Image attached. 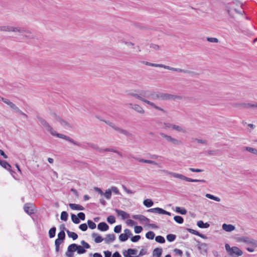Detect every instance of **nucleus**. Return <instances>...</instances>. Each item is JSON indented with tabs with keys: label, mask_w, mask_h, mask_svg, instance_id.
<instances>
[{
	"label": "nucleus",
	"mask_w": 257,
	"mask_h": 257,
	"mask_svg": "<svg viewBox=\"0 0 257 257\" xmlns=\"http://www.w3.org/2000/svg\"><path fill=\"white\" fill-rule=\"evenodd\" d=\"M86 144L89 147L98 151L99 152H114V153L117 154L120 157H122V154L121 152H120L114 149H112V148L101 149V148H99V147L97 145H96L94 144L90 143H86Z\"/></svg>",
	"instance_id": "obj_1"
},
{
	"label": "nucleus",
	"mask_w": 257,
	"mask_h": 257,
	"mask_svg": "<svg viewBox=\"0 0 257 257\" xmlns=\"http://www.w3.org/2000/svg\"><path fill=\"white\" fill-rule=\"evenodd\" d=\"M180 96L172 95L168 93H164L159 92L155 93V99L161 98L164 100H170V99H175L176 98H179Z\"/></svg>",
	"instance_id": "obj_2"
},
{
	"label": "nucleus",
	"mask_w": 257,
	"mask_h": 257,
	"mask_svg": "<svg viewBox=\"0 0 257 257\" xmlns=\"http://www.w3.org/2000/svg\"><path fill=\"white\" fill-rule=\"evenodd\" d=\"M103 121L105 122L107 124L109 125L110 127H111L113 129L115 130L116 131L119 132L120 134H122L124 135H125L126 137H131L132 134L130 133L128 131L125 130H123L120 127H118L115 125V124L108 120H102Z\"/></svg>",
	"instance_id": "obj_3"
},
{
	"label": "nucleus",
	"mask_w": 257,
	"mask_h": 257,
	"mask_svg": "<svg viewBox=\"0 0 257 257\" xmlns=\"http://www.w3.org/2000/svg\"><path fill=\"white\" fill-rule=\"evenodd\" d=\"M160 135L169 143H171L172 144L175 145H180L182 144V142L170 136L167 135L164 133H160Z\"/></svg>",
	"instance_id": "obj_4"
},
{
	"label": "nucleus",
	"mask_w": 257,
	"mask_h": 257,
	"mask_svg": "<svg viewBox=\"0 0 257 257\" xmlns=\"http://www.w3.org/2000/svg\"><path fill=\"white\" fill-rule=\"evenodd\" d=\"M44 127L45 128V129L53 136H55L57 138H61V139H62L64 140L65 139V138L66 137V135H64L62 134H60V133H57L56 131H55L54 130V129L52 128V127L49 123L47 125H46V126H45V127Z\"/></svg>",
	"instance_id": "obj_5"
},
{
	"label": "nucleus",
	"mask_w": 257,
	"mask_h": 257,
	"mask_svg": "<svg viewBox=\"0 0 257 257\" xmlns=\"http://www.w3.org/2000/svg\"><path fill=\"white\" fill-rule=\"evenodd\" d=\"M238 240L240 242L246 243L253 246L257 247V240L253 238L245 236H242L239 237Z\"/></svg>",
	"instance_id": "obj_6"
},
{
	"label": "nucleus",
	"mask_w": 257,
	"mask_h": 257,
	"mask_svg": "<svg viewBox=\"0 0 257 257\" xmlns=\"http://www.w3.org/2000/svg\"><path fill=\"white\" fill-rule=\"evenodd\" d=\"M231 5H234V6H240L241 7L242 5V4L238 0H233L232 2L225 4V10L227 11L228 14L230 16H231V7L230 6Z\"/></svg>",
	"instance_id": "obj_7"
},
{
	"label": "nucleus",
	"mask_w": 257,
	"mask_h": 257,
	"mask_svg": "<svg viewBox=\"0 0 257 257\" xmlns=\"http://www.w3.org/2000/svg\"><path fill=\"white\" fill-rule=\"evenodd\" d=\"M0 31H13V32H23L25 31L23 28L20 27H12L10 26H0Z\"/></svg>",
	"instance_id": "obj_8"
},
{
	"label": "nucleus",
	"mask_w": 257,
	"mask_h": 257,
	"mask_svg": "<svg viewBox=\"0 0 257 257\" xmlns=\"http://www.w3.org/2000/svg\"><path fill=\"white\" fill-rule=\"evenodd\" d=\"M140 95L143 97H147L152 99H155V93L150 90H142L140 91Z\"/></svg>",
	"instance_id": "obj_9"
},
{
	"label": "nucleus",
	"mask_w": 257,
	"mask_h": 257,
	"mask_svg": "<svg viewBox=\"0 0 257 257\" xmlns=\"http://www.w3.org/2000/svg\"><path fill=\"white\" fill-rule=\"evenodd\" d=\"M0 165L3 167L4 168L6 169V170H8L12 176L15 179H17V178L15 176L16 172L14 171H13L11 169V165L8 163L7 162L5 161H3L1 162Z\"/></svg>",
	"instance_id": "obj_10"
},
{
	"label": "nucleus",
	"mask_w": 257,
	"mask_h": 257,
	"mask_svg": "<svg viewBox=\"0 0 257 257\" xmlns=\"http://www.w3.org/2000/svg\"><path fill=\"white\" fill-rule=\"evenodd\" d=\"M75 251H76V249L75 248L74 243L71 244L67 248L65 255L66 257H74L73 253Z\"/></svg>",
	"instance_id": "obj_11"
},
{
	"label": "nucleus",
	"mask_w": 257,
	"mask_h": 257,
	"mask_svg": "<svg viewBox=\"0 0 257 257\" xmlns=\"http://www.w3.org/2000/svg\"><path fill=\"white\" fill-rule=\"evenodd\" d=\"M132 218L135 219L139 220L141 222H145L146 224H148L150 222V219L143 215H132Z\"/></svg>",
	"instance_id": "obj_12"
},
{
	"label": "nucleus",
	"mask_w": 257,
	"mask_h": 257,
	"mask_svg": "<svg viewBox=\"0 0 257 257\" xmlns=\"http://www.w3.org/2000/svg\"><path fill=\"white\" fill-rule=\"evenodd\" d=\"M229 254L231 257H238L243 254V251L238 247L234 246L233 250Z\"/></svg>",
	"instance_id": "obj_13"
},
{
	"label": "nucleus",
	"mask_w": 257,
	"mask_h": 257,
	"mask_svg": "<svg viewBox=\"0 0 257 257\" xmlns=\"http://www.w3.org/2000/svg\"><path fill=\"white\" fill-rule=\"evenodd\" d=\"M33 206L32 203H26L24 206V211L29 215L34 214L35 212L33 209Z\"/></svg>",
	"instance_id": "obj_14"
},
{
	"label": "nucleus",
	"mask_w": 257,
	"mask_h": 257,
	"mask_svg": "<svg viewBox=\"0 0 257 257\" xmlns=\"http://www.w3.org/2000/svg\"><path fill=\"white\" fill-rule=\"evenodd\" d=\"M64 140L79 147H81L85 149H87V147L85 145L74 141L73 139L68 136H66Z\"/></svg>",
	"instance_id": "obj_15"
},
{
	"label": "nucleus",
	"mask_w": 257,
	"mask_h": 257,
	"mask_svg": "<svg viewBox=\"0 0 257 257\" xmlns=\"http://www.w3.org/2000/svg\"><path fill=\"white\" fill-rule=\"evenodd\" d=\"M169 174H170L172 177H173L174 178H179L182 180H185V181H186L188 182H190V178L184 176L183 175L176 173H174V172H169Z\"/></svg>",
	"instance_id": "obj_16"
},
{
	"label": "nucleus",
	"mask_w": 257,
	"mask_h": 257,
	"mask_svg": "<svg viewBox=\"0 0 257 257\" xmlns=\"http://www.w3.org/2000/svg\"><path fill=\"white\" fill-rule=\"evenodd\" d=\"M115 211L116 212L118 216H120L121 219L124 220L130 217V214L124 211L115 209Z\"/></svg>",
	"instance_id": "obj_17"
},
{
	"label": "nucleus",
	"mask_w": 257,
	"mask_h": 257,
	"mask_svg": "<svg viewBox=\"0 0 257 257\" xmlns=\"http://www.w3.org/2000/svg\"><path fill=\"white\" fill-rule=\"evenodd\" d=\"M97 228L101 231H105L109 229V226L105 222H101L98 224Z\"/></svg>",
	"instance_id": "obj_18"
},
{
	"label": "nucleus",
	"mask_w": 257,
	"mask_h": 257,
	"mask_svg": "<svg viewBox=\"0 0 257 257\" xmlns=\"http://www.w3.org/2000/svg\"><path fill=\"white\" fill-rule=\"evenodd\" d=\"M131 108L136 110L138 113L143 114L145 112L143 108L138 104H133L132 103L130 104Z\"/></svg>",
	"instance_id": "obj_19"
},
{
	"label": "nucleus",
	"mask_w": 257,
	"mask_h": 257,
	"mask_svg": "<svg viewBox=\"0 0 257 257\" xmlns=\"http://www.w3.org/2000/svg\"><path fill=\"white\" fill-rule=\"evenodd\" d=\"M53 116L56 118V119L59 121L60 124L63 126H70L69 123L67 122L64 119L61 118L59 116H58L56 113H53Z\"/></svg>",
	"instance_id": "obj_20"
},
{
	"label": "nucleus",
	"mask_w": 257,
	"mask_h": 257,
	"mask_svg": "<svg viewBox=\"0 0 257 257\" xmlns=\"http://www.w3.org/2000/svg\"><path fill=\"white\" fill-rule=\"evenodd\" d=\"M137 251L138 250L136 249L129 248L127 249V251H125V252H126L127 253H125L124 252H123V255L124 257H135L132 256L131 255L136 254Z\"/></svg>",
	"instance_id": "obj_21"
},
{
	"label": "nucleus",
	"mask_w": 257,
	"mask_h": 257,
	"mask_svg": "<svg viewBox=\"0 0 257 257\" xmlns=\"http://www.w3.org/2000/svg\"><path fill=\"white\" fill-rule=\"evenodd\" d=\"M134 159L141 163H148V164H152V165H158V164L157 162H156L155 161H152V160H146V159L140 158H134Z\"/></svg>",
	"instance_id": "obj_22"
},
{
	"label": "nucleus",
	"mask_w": 257,
	"mask_h": 257,
	"mask_svg": "<svg viewBox=\"0 0 257 257\" xmlns=\"http://www.w3.org/2000/svg\"><path fill=\"white\" fill-rule=\"evenodd\" d=\"M75 248L76 249V251L79 254H81L85 253L86 252V250L84 248V247L80 245H78L77 244L74 243Z\"/></svg>",
	"instance_id": "obj_23"
},
{
	"label": "nucleus",
	"mask_w": 257,
	"mask_h": 257,
	"mask_svg": "<svg viewBox=\"0 0 257 257\" xmlns=\"http://www.w3.org/2000/svg\"><path fill=\"white\" fill-rule=\"evenodd\" d=\"M222 228L227 232H231L234 230L235 227L233 225L224 223L222 225Z\"/></svg>",
	"instance_id": "obj_24"
},
{
	"label": "nucleus",
	"mask_w": 257,
	"mask_h": 257,
	"mask_svg": "<svg viewBox=\"0 0 257 257\" xmlns=\"http://www.w3.org/2000/svg\"><path fill=\"white\" fill-rule=\"evenodd\" d=\"M115 239V235L113 233H112L107 234L104 238V241L106 243H108L113 242Z\"/></svg>",
	"instance_id": "obj_25"
},
{
	"label": "nucleus",
	"mask_w": 257,
	"mask_h": 257,
	"mask_svg": "<svg viewBox=\"0 0 257 257\" xmlns=\"http://www.w3.org/2000/svg\"><path fill=\"white\" fill-rule=\"evenodd\" d=\"M70 208L72 210H84V208L82 205L74 203H70L69 204Z\"/></svg>",
	"instance_id": "obj_26"
},
{
	"label": "nucleus",
	"mask_w": 257,
	"mask_h": 257,
	"mask_svg": "<svg viewBox=\"0 0 257 257\" xmlns=\"http://www.w3.org/2000/svg\"><path fill=\"white\" fill-rule=\"evenodd\" d=\"M148 211L150 212L156 213L160 214H163L164 209L160 207H156L154 208H151L149 209Z\"/></svg>",
	"instance_id": "obj_27"
},
{
	"label": "nucleus",
	"mask_w": 257,
	"mask_h": 257,
	"mask_svg": "<svg viewBox=\"0 0 257 257\" xmlns=\"http://www.w3.org/2000/svg\"><path fill=\"white\" fill-rule=\"evenodd\" d=\"M162 248L157 247L155 248L153 251V256H157V257H161L162 254Z\"/></svg>",
	"instance_id": "obj_28"
},
{
	"label": "nucleus",
	"mask_w": 257,
	"mask_h": 257,
	"mask_svg": "<svg viewBox=\"0 0 257 257\" xmlns=\"http://www.w3.org/2000/svg\"><path fill=\"white\" fill-rule=\"evenodd\" d=\"M92 237H95L94 241L96 243H100L104 239L102 238V237L100 235H98L96 233H92L91 234Z\"/></svg>",
	"instance_id": "obj_29"
},
{
	"label": "nucleus",
	"mask_w": 257,
	"mask_h": 257,
	"mask_svg": "<svg viewBox=\"0 0 257 257\" xmlns=\"http://www.w3.org/2000/svg\"><path fill=\"white\" fill-rule=\"evenodd\" d=\"M64 241L56 239L55 241V251L57 252H61V249L60 248V245L61 243H62Z\"/></svg>",
	"instance_id": "obj_30"
},
{
	"label": "nucleus",
	"mask_w": 257,
	"mask_h": 257,
	"mask_svg": "<svg viewBox=\"0 0 257 257\" xmlns=\"http://www.w3.org/2000/svg\"><path fill=\"white\" fill-rule=\"evenodd\" d=\"M242 151H247L252 154L257 155V150L249 147H243L242 148Z\"/></svg>",
	"instance_id": "obj_31"
},
{
	"label": "nucleus",
	"mask_w": 257,
	"mask_h": 257,
	"mask_svg": "<svg viewBox=\"0 0 257 257\" xmlns=\"http://www.w3.org/2000/svg\"><path fill=\"white\" fill-rule=\"evenodd\" d=\"M197 226L201 228H207L210 225L208 222L204 223L202 220H199L197 223Z\"/></svg>",
	"instance_id": "obj_32"
},
{
	"label": "nucleus",
	"mask_w": 257,
	"mask_h": 257,
	"mask_svg": "<svg viewBox=\"0 0 257 257\" xmlns=\"http://www.w3.org/2000/svg\"><path fill=\"white\" fill-rule=\"evenodd\" d=\"M15 112L19 113V114L24 116L25 117L27 118L28 115L20 110L18 107L16 105L14 106V107L12 108Z\"/></svg>",
	"instance_id": "obj_33"
},
{
	"label": "nucleus",
	"mask_w": 257,
	"mask_h": 257,
	"mask_svg": "<svg viewBox=\"0 0 257 257\" xmlns=\"http://www.w3.org/2000/svg\"><path fill=\"white\" fill-rule=\"evenodd\" d=\"M174 71H176V72H182V73H187V74H189L191 75H193L195 74V73L193 71L185 70V69H180V68H175Z\"/></svg>",
	"instance_id": "obj_34"
},
{
	"label": "nucleus",
	"mask_w": 257,
	"mask_h": 257,
	"mask_svg": "<svg viewBox=\"0 0 257 257\" xmlns=\"http://www.w3.org/2000/svg\"><path fill=\"white\" fill-rule=\"evenodd\" d=\"M66 232L69 238H72L73 240H76L78 238V235L74 232H71L69 230H66Z\"/></svg>",
	"instance_id": "obj_35"
},
{
	"label": "nucleus",
	"mask_w": 257,
	"mask_h": 257,
	"mask_svg": "<svg viewBox=\"0 0 257 257\" xmlns=\"http://www.w3.org/2000/svg\"><path fill=\"white\" fill-rule=\"evenodd\" d=\"M56 231V228L54 226L51 227L49 230V236L50 238H53L55 236Z\"/></svg>",
	"instance_id": "obj_36"
},
{
	"label": "nucleus",
	"mask_w": 257,
	"mask_h": 257,
	"mask_svg": "<svg viewBox=\"0 0 257 257\" xmlns=\"http://www.w3.org/2000/svg\"><path fill=\"white\" fill-rule=\"evenodd\" d=\"M65 237L66 234L65 231L63 230H60L58 234V238L57 239L64 241L65 239Z\"/></svg>",
	"instance_id": "obj_37"
},
{
	"label": "nucleus",
	"mask_w": 257,
	"mask_h": 257,
	"mask_svg": "<svg viewBox=\"0 0 257 257\" xmlns=\"http://www.w3.org/2000/svg\"><path fill=\"white\" fill-rule=\"evenodd\" d=\"M144 205L147 207H150L153 205V201L150 199H145L143 202Z\"/></svg>",
	"instance_id": "obj_38"
},
{
	"label": "nucleus",
	"mask_w": 257,
	"mask_h": 257,
	"mask_svg": "<svg viewBox=\"0 0 257 257\" xmlns=\"http://www.w3.org/2000/svg\"><path fill=\"white\" fill-rule=\"evenodd\" d=\"M176 211L182 215H185L187 213V210L184 207H176Z\"/></svg>",
	"instance_id": "obj_39"
},
{
	"label": "nucleus",
	"mask_w": 257,
	"mask_h": 257,
	"mask_svg": "<svg viewBox=\"0 0 257 257\" xmlns=\"http://www.w3.org/2000/svg\"><path fill=\"white\" fill-rule=\"evenodd\" d=\"M37 118L41 123V125L43 127H45V126L49 123L45 119L40 116L39 115H37Z\"/></svg>",
	"instance_id": "obj_40"
},
{
	"label": "nucleus",
	"mask_w": 257,
	"mask_h": 257,
	"mask_svg": "<svg viewBox=\"0 0 257 257\" xmlns=\"http://www.w3.org/2000/svg\"><path fill=\"white\" fill-rule=\"evenodd\" d=\"M71 219L72 222L75 224H79L80 221L79 219L78 215L76 216L74 214H71Z\"/></svg>",
	"instance_id": "obj_41"
},
{
	"label": "nucleus",
	"mask_w": 257,
	"mask_h": 257,
	"mask_svg": "<svg viewBox=\"0 0 257 257\" xmlns=\"http://www.w3.org/2000/svg\"><path fill=\"white\" fill-rule=\"evenodd\" d=\"M155 234L152 231H149L146 233V237L149 239H153Z\"/></svg>",
	"instance_id": "obj_42"
},
{
	"label": "nucleus",
	"mask_w": 257,
	"mask_h": 257,
	"mask_svg": "<svg viewBox=\"0 0 257 257\" xmlns=\"http://www.w3.org/2000/svg\"><path fill=\"white\" fill-rule=\"evenodd\" d=\"M68 214L66 211H63L61 213L60 218L62 220L66 221L68 220Z\"/></svg>",
	"instance_id": "obj_43"
},
{
	"label": "nucleus",
	"mask_w": 257,
	"mask_h": 257,
	"mask_svg": "<svg viewBox=\"0 0 257 257\" xmlns=\"http://www.w3.org/2000/svg\"><path fill=\"white\" fill-rule=\"evenodd\" d=\"M205 196H206V197H207V198H208L209 199L215 200L216 201H217V202L220 201V199L219 197L215 196H214V195H213L212 194H206L205 195Z\"/></svg>",
	"instance_id": "obj_44"
},
{
	"label": "nucleus",
	"mask_w": 257,
	"mask_h": 257,
	"mask_svg": "<svg viewBox=\"0 0 257 257\" xmlns=\"http://www.w3.org/2000/svg\"><path fill=\"white\" fill-rule=\"evenodd\" d=\"M174 220L179 224H182L184 222L183 218L179 215H176L174 217Z\"/></svg>",
	"instance_id": "obj_45"
},
{
	"label": "nucleus",
	"mask_w": 257,
	"mask_h": 257,
	"mask_svg": "<svg viewBox=\"0 0 257 257\" xmlns=\"http://www.w3.org/2000/svg\"><path fill=\"white\" fill-rule=\"evenodd\" d=\"M166 238L168 241L173 242L176 238V235L173 234H168L166 236Z\"/></svg>",
	"instance_id": "obj_46"
},
{
	"label": "nucleus",
	"mask_w": 257,
	"mask_h": 257,
	"mask_svg": "<svg viewBox=\"0 0 257 257\" xmlns=\"http://www.w3.org/2000/svg\"><path fill=\"white\" fill-rule=\"evenodd\" d=\"M25 31L23 32H20V33H24L23 35V36L27 38H33L32 37V35H31V32H30L29 31L26 30L25 28H23Z\"/></svg>",
	"instance_id": "obj_47"
},
{
	"label": "nucleus",
	"mask_w": 257,
	"mask_h": 257,
	"mask_svg": "<svg viewBox=\"0 0 257 257\" xmlns=\"http://www.w3.org/2000/svg\"><path fill=\"white\" fill-rule=\"evenodd\" d=\"M155 240L160 243H164L165 242V239L164 237L161 235L157 236L155 237Z\"/></svg>",
	"instance_id": "obj_48"
},
{
	"label": "nucleus",
	"mask_w": 257,
	"mask_h": 257,
	"mask_svg": "<svg viewBox=\"0 0 257 257\" xmlns=\"http://www.w3.org/2000/svg\"><path fill=\"white\" fill-rule=\"evenodd\" d=\"M87 226L91 229H94L96 228V224L91 220H87Z\"/></svg>",
	"instance_id": "obj_49"
},
{
	"label": "nucleus",
	"mask_w": 257,
	"mask_h": 257,
	"mask_svg": "<svg viewBox=\"0 0 257 257\" xmlns=\"http://www.w3.org/2000/svg\"><path fill=\"white\" fill-rule=\"evenodd\" d=\"M219 153V151L218 150H208L207 151V153L208 156H216L218 155Z\"/></svg>",
	"instance_id": "obj_50"
},
{
	"label": "nucleus",
	"mask_w": 257,
	"mask_h": 257,
	"mask_svg": "<svg viewBox=\"0 0 257 257\" xmlns=\"http://www.w3.org/2000/svg\"><path fill=\"white\" fill-rule=\"evenodd\" d=\"M172 128L173 129V130H175L179 132H185V131L183 130V128L179 126V125H176V124H173L172 125Z\"/></svg>",
	"instance_id": "obj_51"
},
{
	"label": "nucleus",
	"mask_w": 257,
	"mask_h": 257,
	"mask_svg": "<svg viewBox=\"0 0 257 257\" xmlns=\"http://www.w3.org/2000/svg\"><path fill=\"white\" fill-rule=\"evenodd\" d=\"M111 190L110 189H108L105 191L104 193H103V195H104L107 199H110L111 196Z\"/></svg>",
	"instance_id": "obj_52"
},
{
	"label": "nucleus",
	"mask_w": 257,
	"mask_h": 257,
	"mask_svg": "<svg viewBox=\"0 0 257 257\" xmlns=\"http://www.w3.org/2000/svg\"><path fill=\"white\" fill-rule=\"evenodd\" d=\"M128 95L132 96L133 97H135V98L141 100L143 102V100L145 98L143 97L142 96H141L140 94H138L134 93H130L128 94Z\"/></svg>",
	"instance_id": "obj_53"
},
{
	"label": "nucleus",
	"mask_w": 257,
	"mask_h": 257,
	"mask_svg": "<svg viewBox=\"0 0 257 257\" xmlns=\"http://www.w3.org/2000/svg\"><path fill=\"white\" fill-rule=\"evenodd\" d=\"M107 222L110 224H113L115 222V218L113 215H109L107 218Z\"/></svg>",
	"instance_id": "obj_54"
},
{
	"label": "nucleus",
	"mask_w": 257,
	"mask_h": 257,
	"mask_svg": "<svg viewBox=\"0 0 257 257\" xmlns=\"http://www.w3.org/2000/svg\"><path fill=\"white\" fill-rule=\"evenodd\" d=\"M119 239L121 242H124L128 239V238L125 233H121L119 235Z\"/></svg>",
	"instance_id": "obj_55"
},
{
	"label": "nucleus",
	"mask_w": 257,
	"mask_h": 257,
	"mask_svg": "<svg viewBox=\"0 0 257 257\" xmlns=\"http://www.w3.org/2000/svg\"><path fill=\"white\" fill-rule=\"evenodd\" d=\"M79 228L83 231H85L88 229L87 224L86 223H82L79 226Z\"/></svg>",
	"instance_id": "obj_56"
},
{
	"label": "nucleus",
	"mask_w": 257,
	"mask_h": 257,
	"mask_svg": "<svg viewBox=\"0 0 257 257\" xmlns=\"http://www.w3.org/2000/svg\"><path fill=\"white\" fill-rule=\"evenodd\" d=\"M81 244L85 249L90 248V245L89 244L86 242L85 240H82L81 241Z\"/></svg>",
	"instance_id": "obj_57"
},
{
	"label": "nucleus",
	"mask_w": 257,
	"mask_h": 257,
	"mask_svg": "<svg viewBox=\"0 0 257 257\" xmlns=\"http://www.w3.org/2000/svg\"><path fill=\"white\" fill-rule=\"evenodd\" d=\"M141 237L140 235H136L131 237V241L133 242H137L141 239Z\"/></svg>",
	"instance_id": "obj_58"
},
{
	"label": "nucleus",
	"mask_w": 257,
	"mask_h": 257,
	"mask_svg": "<svg viewBox=\"0 0 257 257\" xmlns=\"http://www.w3.org/2000/svg\"><path fill=\"white\" fill-rule=\"evenodd\" d=\"M225 249L227 252L229 254L232 250L234 249V246L230 247L228 243H226L225 245Z\"/></svg>",
	"instance_id": "obj_59"
},
{
	"label": "nucleus",
	"mask_w": 257,
	"mask_h": 257,
	"mask_svg": "<svg viewBox=\"0 0 257 257\" xmlns=\"http://www.w3.org/2000/svg\"><path fill=\"white\" fill-rule=\"evenodd\" d=\"M143 229V228L141 226H136L135 227V232L137 234L140 233Z\"/></svg>",
	"instance_id": "obj_60"
},
{
	"label": "nucleus",
	"mask_w": 257,
	"mask_h": 257,
	"mask_svg": "<svg viewBox=\"0 0 257 257\" xmlns=\"http://www.w3.org/2000/svg\"><path fill=\"white\" fill-rule=\"evenodd\" d=\"M143 102L150 105V106H152L154 108H156V107H157V105L154 103H153L150 101H149V100L146 99L145 98H144V99L143 100Z\"/></svg>",
	"instance_id": "obj_61"
},
{
	"label": "nucleus",
	"mask_w": 257,
	"mask_h": 257,
	"mask_svg": "<svg viewBox=\"0 0 257 257\" xmlns=\"http://www.w3.org/2000/svg\"><path fill=\"white\" fill-rule=\"evenodd\" d=\"M124 232L125 234V235H126V236H127L128 238L129 237L133 236V233H132L131 231L129 229H125L124 230Z\"/></svg>",
	"instance_id": "obj_62"
},
{
	"label": "nucleus",
	"mask_w": 257,
	"mask_h": 257,
	"mask_svg": "<svg viewBox=\"0 0 257 257\" xmlns=\"http://www.w3.org/2000/svg\"><path fill=\"white\" fill-rule=\"evenodd\" d=\"M121 225H117L115 226L114 228V231L116 233H119L121 232Z\"/></svg>",
	"instance_id": "obj_63"
},
{
	"label": "nucleus",
	"mask_w": 257,
	"mask_h": 257,
	"mask_svg": "<svg viewBox=\"0 0 257 257\" xmlns=\"http://www.w3.org/2000/svg\"><path fill=\"white\" fill-rule=\"evenodd\" d=\"M77 214H78V218H79V219L80 221V220H85V215L84 213H83L82 212H80L78 213Z\"/></svg>",
	"instance_id": "obj_64"
}]
</instances>
